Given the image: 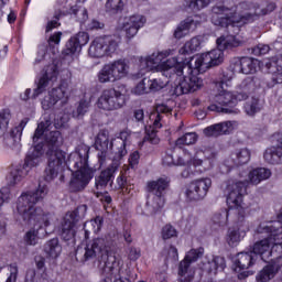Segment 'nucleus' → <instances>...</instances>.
I'll list each match as a JSON object with an SVG mask.
<instances>
[{"label": "nucleus", "instance_id": "nucleus-1", "mask_svg": "<svg viewBox=\"0 0 282 282\" xmlns=\"http://www.w3.org/2000/svg\"><path fill=\"white\" fill-rule=\"evenodd\" d=\"M275 9L274 2L261 8L257 2L237 3V0H224L221 4L212 8V23L218 28H236L237 33L241 31L242 25L253 23L259 17H265Z\"/></svg>", "mask_w": 282, "mask_h": 282}, {"label": "nucleus", "instance_id": "nucleus-2", "mask_svg": "<svg viewBox=\"0 0 282 282\" xmlns=\"http://www.w3.org/2000/svg\"><path fill=\"white\" fill-rule=\"evenodd\" d=\"M275 9L274 2L261 8L257 2L237 3V0H224L221 4L212 8V23L218 28H236L237 33L241 31L242 25L253 23L259 17H265Z\"/></svg>", "mask_w": 282, "mask_h": 282}, {"label": "nucleus", "instance_id": "nucleus-3", "mask_svg": "<svg viewBox=\"0 0 282 282\" xmlns=\"http://www.w3.org/2000/svg\"><path fill=\"white\" fill-rule=\"evenodd\" d=\"M202 45V41L199 37H193L187 41L183 47L178 51L177 57H171L175 54L174 50L167 48L165 51L154 52L151 55L140 58V68L141 70L138 73L137 78H142L147 74V72H171V69H176L177 76H182L184 74V69L187 72H192L193 61L195 57H192V54H195L197 50H199Z\"/></svg>", "mask_w": 282, "mask_h": 282}, {"label": "nucleus", "instance_id": "nucleus-4", "mask_svg": "<svg viewBox=\"0 0 282 282\" xmlns=\"http://www.w3.org/2000/svg\"><path fill=\"white\" fill-rule=\"evenodd\" d=\"M48 193L47 185H39L36 191L23 192L15 203V212L22 221L28 226H34L35 228H47L54 215L52 213L43 210L41 207H36L39 202H43Z\"/></svg>", "mask_w": 282, "mask_h": 282}, {"label": "nucleus", "instance_id": "nucleus-5", "mask_svg": "<svg viewBox=\"0 0 282 282\" xmlns=\"http://www.w3.org/2000/svg\"><path fill=\"white\" fill-rule=\"evenodd\" d=\"M272 172L265 167H258L248 173V178L245 181L227 182V205L230 210H238L240 217H245L246 208H243V195L249 184H261L264 180H270Z\"/></svg>", "mask_w": 282, "mask_h": 282}, {"label": "nucleus", "instance_id": "nucleus-6", "mask_svg": "<svg viewBox=\"0 0 282 282\" xmlns=\"http://www.w3.org/2000/svg\"><path fill=\"white\" fill-rule=\"evenodd\" d=\"M45 129H47V123L42 121L37 124L33 135L34 145L28 151L24 164L17 165L9 175V184L11 186L19 184L24 177H28L32 169H36L43 162V155L45 154V150H43V134Z\"/></svg>", "mask_w": 282, "mask_h": 282}, {"label": "nucleus", "instance_id": "nucleus-7", "mask_svg": "<svg viewBox=\"0 0 282 282\" xmlns=\"http://www.w3.org/2000/svg\"><path fill=\"white\" fill-rule=\"evenodd\" d=\"M227 28V26H225ZM229 35H223L216 40L218 48L195 56L194 69H208L224 63V50H232V47H241L246 43V39L239 36L237 28L228 26ZM237 32V33H236Z\"/></svg>", "mask_w": 282, "mask_h": 282}, {"label": "nucleus", "instance_id": "nucleus-8", "mask_svg": "<svg viewBox=\"0 0 282 282\" xmlns=\"http://www.w3.org/2000/svg\"><path fill=\"white\" fill-rule=\"evenodd\" d=\"M68 165L75 170L72 174L69 186L73 191H83L91 180L95 170L89 166V145L79 144L76 151L70 153Z\"/></svg>", "mask_w": 282, "mask_h": 282}, {"label": "nucleus", "instance_id": "nucleus-9", "mask_svg": "<svg viewBox=\"0 0 282 282\" xmlns=\"http://www.w3.org/2000/svg\"><path fill=\"white\" fill-rule=\"evenodd\" d=\"M131 138L129 131H121L115 139L109 141V130H100L95 138V149L98 152L99 164H105L109 156V151L115 154L116 160H121L127 155V141Z\"/></svg>", "mask_w": 282, "mask_h": 282}, {"label": "nucleus", "instance_id": "nucleus-10", "mask_svg": "<svg viewBox=\"0 0 282 282\" xmlns=\"http://www.w3.org/2000/svg\"><path fill=\"white\" fill-rule=\"evenodd\" d=\"M259 235H269V237L256 240L253 248H282V212L278 215V220H262L256 228L254 238L259 239Z\"/></svg>", "mask_w": 282, "mask_h": 282}, {"label": "nucleus", "instance_id": "nucleus-11", "mask_svg": "<svg viewBox=\"0 0 282 282\" xmlns=\"http://www.w3.org/2000/svg\"><path fill=\"white\" fill-rule=\"evenodd\" d=\"M171 180L166 176L148 182V196L144 209L145 215H155L164 208V204H166V188H169Z\"/></svg>", "mask_w": 282, "mask_h": 282}, {"label": "nucleus", "instance_id": "nucleus-12", "mask_svg": "<svg viewBox=\"0 0 282 282\" xmlns=\"http://www.w3.org/2000/svg\"><path fill=\"white\" fill-rule=\"evenodd\" d=\"M127 102V86L119 85L101 91L97 99V107L102 111H116L122 109Z\"/></svg>", "mask_w": 282, "mask_h": 282}, {"label": "nucleus", "instance_id": "nucleus-13", "mask_svg": "<svg viewBox=\"0 0 282 282\" xmlns=\"http://www.w3.org/2000/svg\"><path fill=\"white\" fill-rule=\"evenodd\" d=\"M218 85L221 90L215 95L213 104L208 107L209 111H217V113H239V109L235 108L237 107V102H239L237 95L224 89V85L230 87V80L220 82Z\"/></svg>", "mask_w": 282, "mask_h": 282}, {"label": "nucleus", "instance_id": "nucleus-14", "mask_svg": "<svg viewBox=\"0 0 282 282\" xmlns=\"http://www.w3.org/2000/svg\"><path fill=\"white\" fill-rule=\"evenodd\" d=\"M47 165L44 170L45 182H54L58 175L59 180H64L63 173L67 164L65 152L58 148H51L46 152Z\"/></svg>", "mask_w": 282, "mask_h": 282}, {"label": "nucleus", "instance_id": "nucleus-15", "mask_svg": "<svg viewBox=\"0 0 282 282\" xmlns=\"http://www.w3.org/2000/svg\"><path fill=\"white\" fill-rule=\"evenodd\" d=\"M163 76L165 78H173V76L182 77L183 79H180L178 85L175 87L174 91L176 96H182L184 94H192L193 91H197V89H202L204 86V80L199 78V76L193 74L192 72H188V69H183L182 75H177V69H171L167 70L165 74L162 72Z\"/></svg>", "mask_w": 282, "mask_h": 282}, {"label": "nucleus", "instance_id": "nucleus-16", "mask_svg": "<svg viewBox=\"0 0 282 282\" xmlns=\"http://www.w3.org/2000/svg\"><path fill=\"white\" fill-rule=\"evenodd\" d=\"M129 76V62L124 58L112 61L102 66L98 72L97 78L99 83H116Z\"/></svg>", "mask_w": 282, "mask_h": 282}, {"label": "nucleus", "instance_id": "nucleus-17", "mask_svg": "<svg viewBox=\"0 0 282 282\" xmlns=\"http://www.w3.org/2000/svg\"><path fill=\"white\" fill-rule=\"evenodd\" d=\"M120 42L116 36L102 35L97 36L90 43L88 54L91 58H105V56H111L118 52Z\"/></svg>", "mask_w": 282, "mask_h": 282}, {"label": "nucleus", "instance_id": "nucleus-18", "mask_svg": "<svg viewBox=\"0 0 282 282\" xmlns=\"http://www.w3.org/2000/svg\"><path fill=\"white\" fill-rule=\"evenodd\" d=\"M87 215V205H80L75 212L66 214L62 223V239L68 241L67 246L76 245V224Z\"/></svg>", "mask_w": 282, "mask_h": 282}, {"label": "nucleus", "instance_id": "nucleus-19", "mask_svg": "<svg viewBox=\"0 0 282 282\" xmlns=\"http://www.w3.org/2000/svg\"><path fill=\"white\" fill-rule=\"evenodd\" d=\"M162 162L164 166H194V169H197V173L208 171V167H206V161H203L197 156L191 158L188 152H185L183 156H178L176 161L173 158V154L166 153L163 156Z\"/></svg>", "mask_w": 282, "mask_h": 282}, {"label": "nucleus", "instance_id": "nucleus-20", "mask_svg": "<svg viewBox=\"0 0 282 282\" xmlns=\"http://www.w3.org/2000/svg\"><path fill=\"white\" fill-rule=\"evenodd\" d=\"M72 94V86L68 82H62L59 87L53 88L48 96L45 97L42 100V109L44 111H47L48 109H52L56 102H61L62 105H65L67 100H69V96Z\"/></svg>", "mask_w": 282, "mask_h": 282}, {"label": "nucleus", "instance_id": "nucleus-21", "mask_svg": "<svg viewBox=\"0 0 282 282\" xmlns=\"http://www.w3.org/2000/svg\"><path fill=\"white\" fill-rule=\"evenodd\" d=\"M213 181L209 177L197 178L191 182L185 189V197L188 202H199L208 195Z\"/></svg>", "mask_w": 282, "mask_h": 282}, {"label": "nucleus", "instance_id": "nucleus-22", "mask_svg": "<svg viewBox=\"0 0 282 282\" xmlns=\"http://www.w3.org/2000/svg\"><path fill=\"white\" fill-rule=\"evenodd\" d=\"M158 113L151 115L150 118H154L153 124L145 127V137L143 138V142H150V144H160V137H158V129H162V116L160 113H171L172 109L164 105L156 106Z\"/></svg>", "mask_w": 282, "mask_h": 282}, {"label": "nucleus", "instance_id": "nucleus-23", "mask_svg": "<svg viewBox=\"0 0 282 282\" xmlns=\"http://www.w3.org/2000/svg\"><path fill=\"white\" fill-rule=\"evenodd\" d=\"M147 24V17L142 14H132L126 17L121 23L120 30L124 33L126 39L131 40L140 32L141 28Z\"/></svg>", "mask_w": 282, "mask_h": 282}, {"label": "nucleus", "instance_id": "nucleus-24", "mask_svg": "<svg viewBox=\"0 0 282 282\" xmlns=\"http://www.w3.org/2000/svg\"><path fill=\"white\" fill-rule=\"evenodd\" d=\"M272 147L264 152V160L268 164H281L282 162V132L275 133L271 138Z\"/></svg>", "mask_w": 282, "mask_h": 282}, {"label": "nucleus", "instance_id": "nucleus-25", "mask_svg": "<svg viewBox=\"0 0 282 282\" xmlns=\"http://www.w3.org/2000/svg\"><path fill=\"white\" fill-rule=\"evenodd\" d=\"M89 43V34L87 32H79L72 36L65 45L63 51L64 56H74L77 52H80L84 45Z\"/></svg>", "mask_w": 282, "mask_h": 282}, {"label": "nucleus", "instance_id": "nucleus-26", "mask_svg": "<svg viewBox=\"0 0 282 282\" xmlns=\"http://www.w3.org/2000/svg\"><path fill=\"white\" fill-rule=\"evenodd\" d=\"M234 70L239 74H257L259 62L252 57H241L234 59Z\"/></svg>", "mask_w": 282, "mask_h": 282}, {"label": "nucleus", "instance_id": "nucleus-27", "mask_svg": "<svg viewBox=\"0 0 282 282\" xmlns=\"http://www.w3.org/2000/svg\"><path fill=\"white\" fill-rule=\"evenodd\" d=\"M202 23V18L199 15H194L193 18H187L174 31L175 39H184L191 30H195Z\"/></svg>", "mask_w": 282, "mask_h": 282}, {"label": "nucleus", "instance_id": "nucleus-28", "mask_svg": "<svg viewBox=\"0 0 282 282\" xmlns=\"http://www.w3.org/2000/svg\"><path fill=\"white\" fill-rule=\"evenodd\" d=\"M232 131V121H225L209 126L204 129V134L207 138H217L219 135H226Z\"/></svg>", "mask_w": 282, "mask_h": 282}, {"label": "nucleus", "instance_id": "nucleus-29", "mask_svg": "<svg viewBox=\"0 0 282 282\" xmlns=\"http://www.w3.org/2000/svg\"><path fill=\"white\" fill-rule=\"evenodd\" d=\"M252 91H254V80L251 77H247L236 87V97L238 98V102L248 100Z\"/></svg>", "mask_w": 282, "mask_h": 282}, {"label": "nucleus", "instance_id": "nucleus-30", "mask_svg": "<svg viewBox=\"0 0 282 282\" xmlns=\"http://www.w3.org/2000/svg\"><path fill=\"white\" fill-rule=\"evenodd\" d=\"M21 135H23L21 127L14 128L10 134L4 135V144L15 153H19L21 151Z\"/></svg>", "mask_w": 282, "mask_h": 282}, {"label": "nucleus", "instance_id": "nucleus-31", "mask_svg": "<svg viewBox=\"0 0 282 282\" xmlns=\"http://www.w3.org/2000/svg\"><path fill=\"white\" fill-rule=\"evenodd\" d=\"M118 166V162H112L106 170H104L96 178V187L105 188V186H107V184L113 180V175H116Z\"/></svg>", "mask_w": 282, "mask_h": 282}, {"label": "nucleus", "instance_id": "nucleus-32", "mask_svg": "<svg viewBox=\"0 0 282 282\" xmlns=\"http://www.w3.org/2000/svg\"><path fill=\"white\" fill-rule=\"evenodd\" d=\"M52 74L50 75V72H46L43 77L40 78L37 83V87L34 89L32 98H39L45 89H47V85H50V80L53 78H56L58 76V72L56 70V66H52Z\"/></svg>", "mask_w": 282, "mask_h": 282}, {"label": "nucleus", "instance_id": "nucleus-33", "mask_svg": "<svg viewBox=\"0 0 282 282\" xmlns=\"http://www.w3.org/2000/svg\"><path fill=\"white\" fill-rule=\"evenodd\" d=\"M61 2L65 3V0H59L57 6H55L54 20L47 22L45 32H52V30H56V28L61 25V23H58V21H61V17H67V8L61 4Z\"/></svg>", "mask_w": 282, "mask_h": 282}, {"label": "nucleus", "instance_id": "nucleus-34", "mask_svg": "<svg viewBox=\"0 0 282 282\" xmlns=\"http://www.w3.org/2000/svg\"><path fill=\"white\" fill-rule=\"evenodd\" d=\"M259 254L254 252V249L249 252L238 253L237 265L240 270H248L252 268V264L257 262Z\"/></svg>", "mask_w": 282, "mask_h": 282}, {"label": "nucleus", "instance_id": "nucleus-35", "mask_svg": "<svg viewBox=\"0 0 282 282\" xmlns=\"http://www.w3.org/2000/svg\"><path fill=\"white\" fill-rule=\"evenodd\" d=\"M228 210L223 209L219 213H216L212 217V223H210V230L212 232H219L221 228L228 226Z\"/></svg>", "mask_w": 282, "mask_h": 282}, {"label": "nucleus", "instance_id": "nucleus-36", "mask_svg": "<svg viewBox=\"0 0 282 282\" xmlns=\"http://www.w3.org/2000/svg\"><path fill=\"white\" fill-rule=\"evenodd\" d=\"M279 264H267L256 276L257 282H269L279 274Z\"/></svg>", "mask_w": 282, "mask_h": 282}, {"label": "nucleus", "instance_id": "nucleus-37", "mask_svg": "<svg viewBox=\"0 0 282 282\" xmlns=\"http://www.w3.org/2000/svg\"><path fill=\"white\" fill-rule=\"evenodd\" d=\"M104 221H105V219L101 216H97L94 219H91L90 221H87L84 224L85 241H87L89 239V235H90L89 227L93 228V232H100Z\"/></svg>", "mask_w": 282, "mask_h": 282}, {"label": "nucleus", "instance_id": "nucleus-38", "mask_svg": "<svg viewBox=\"0 0 282 282\" xmlns=\"http://www.w3.org/2000/svg\"><path fill=\"white\" fill-rule=\"evenodd\" d=\"M104 274H106L107 279H115V282H131L127 279H120V267H116V263H106L104 267Z\"/></svg>", "mask_w": 282, "mask_h": 282}, {"label": "nucleus", "instance_id": "nucleus-39", "mask_svg": "<svg viewBox=\"0 0 282 282\" xmlns=\"http://www.w3.org/2000/svg\"><path fill=\"white\" fill-rule=\"evenodd\" d=\"M246 237V229H235V228H229L228 229V236H227V243L231 247H237L239 246V242L241 239Z\"/></svg>", "mask_w": 282, "mask_h": 282}, {"label": "nucleus", "instance_id": "nucleus-40", "mask_svg": "<svg viewBox=\"0 0 282 282\" xmlns=\"http://www.w3.org/2000/svg\"><path fill=\"white\" fill-rule=\"evenodd\" d=\"M231 158L236 164H248L250 162L251 152L248 148L235 150Z\"/></svg>", "mask_w": 282, "mask_h": 282}, {"label": "nucleus", "instance_id": "nucleus-41", "mask_svg": "<svg viewBox=\"0 0 282 282\" xmlns=\"http://www.w3.org/2000/svg\"><path fill=\"white\" fill-rule=\"evenodd\" d=\"M262 109L263 104H261V100H259V98H252L245 104V112L251 118H253V116H257V113H259Z\"/></svg>", "mask_w": 282, "mask_h": 282}, {"label": "nucleus", "instance_id": "nucleus-42", "mask_svg": "<svg viewBox=\"0 0 282 282\" xmlns=\"http://www.w3.org/2000/svg\"><path fill=\"white\" fill-rule=\"evenodd\" d=\"M67 14H73L75 19L79 21V23H85V21L89 19V15L87 14V9L77 4L70 7V9L67 10Z\"/></svg>", "mask_w": 282, "mask_h": 282}, {"label": "nucleus", "instance_id": "nucleus-43", "mask_svg": "<svg viewBox=\"0 0 282 282\" xmlns=\"http://www.w3.org/2000/svg\"><path fill=\"white\" fill-rule=\"evenodd\" d=\"M169 85V80L162 78L148 79V88L150 94H155L156 91H162L164 87Z\"/></svg>", "mask_w": 282, "mask_h": 282}, {"label": "nucleus", "instance_id": "nucleus-44", "mask_svg": "<svg viewBox=\"0 0 282 282\" xmlns=\"http://www.w3.org/2000/svg\"><path fill=\"white\" fill-rule=\"evenodd\" d=\"M207 270L209 273L217 274L218 270H224L226 268V259L221 257H215L212 261L207 263Z\"/></svg>", "mask_w": 282, "mask_h": 282}, {"label": "nucleus", "instance_id": "nucleus-45", "mask_svg": "<svg viewBox=\"0 0 282 282\" xmlns=\"http://www.w3.org/2000/svg\"><path fill=\"white\" fill-rule=\"evenodd\" d=\"M197 142V133L195 132H187L178 138L175 142L176 147H191V144H195Z\"/></svg>", "mask_w": 282, "mask_h": 282}, {"label": "nucleus", "instance_id": "nucleus-46", "mask_svg": "<svg viewBox=\"0 0 282 282\" xmlns=\"http://www.w3.org/2000/svg\"><path fill=\"white\" fill-rule=\"evenodd\" d=\"M11 119L12 113L10 110L4 109L0 111V138L6 134V131H8V124H10Z\"/></svg>", "mask_w": 282, "mask_h": 282}, {"label": "nucleus", "instance_id": "nucleus-47", "mask_svg": "<svg viewBox=\"0 0 282 282\" xmlns=\"http://www.w3.org/2000/svg\"><path fill=\"white\" fill-rule=\"evenodd\" d=\"M105 7L110 14H118V12L124 10V2L122 0H107Z\"/></svg>", "mask_w": 282, "mask_h": 282}, {"label": "nucleus", "instance_id": "nucleus-48", "mask_svg": "<svg viewBox=\"0 0 282 282\" xmlns=\"http://www.w3.org/2000/svg\"><path fill=\"white\" fill-rule=\"evenodd\" d=\"M91 107V98L82 99L78 104L77 110L73 112V118H80V116H85L89 108Z\"/></svg>", "mask_w": 282, "mask_h": 282}, {"label": "nucleus", "instance_id": "nucleus-49", "mask_svg": "<svg viewBox=\"0 0 282 282\" xmlns=\"http://www.w3.org/2000/svg\"><path fill=\"white\" fill-rule=\"evenodd\" d=\"M46 142L51 144V147H59V144H63V135H61V131H51L46 135Z\"/></svg>", "mask_w": 282, "mask_h": 282}, {"label": "nucleus", "instance_id": "nucleus-50", "mask_svg": "<svg viewBox=\"0 0 282 282\" xmlns=\"http://www.w3.org/2000/svg\"><path fill=\"white\" fill-rule=\"evenodd\" d=\"M132 94L135 96H144V94H150L148 79L143 78L141 82H139L132 89Z\"/></svg>", "mask_w": 282, "mask_h": 282}, {"label": "nucleus", "instance_id": "nucleus-51", "mask_svg": "<svg viewBox=\"0 0 282 282\" xmlns=\"http://www.w3.org/2000/svg\"><path fill=\"white\" fill-rule=\"evenodd\" d=\"M185 2L192 10H204L210 6V0H185Z\"/></svg>", "mask_w": 282, "mask_h": 282}, {"label": "nucleus", "instance_id": "nucleus-52", "mask_svg": "<svg viewBox=\"0 0 282 282\" xmlns=\"http://www.w3.org/2000/svg\"><path fill=\"white\" fill-rule=\"evenodd\" d=\"M24 241L26 246H36L39 243V229H30L24 236Z\"/></svg>", "mask_w": 282, "mask_h": 282}, {"label": "nucleus", "instance_id": "nucleus-53", "mask_svg": "<svg viewBox=\"0 0 282 282\" xmlns=\"http://www.w3.org/2000/svg\"><path fill=\"white\" fill-rule=\"evenodd\" d=\"M161 237L164 240L173 239L174 237H177V229H175V227H173V225L167 224V225L163 226V228L161 230Z\"/></svg>", "mask_w": 282, "mask_h": 282}, {"label": "nucleus", "instance_id": "nucleus-54", "mask_svg": "<svg viewBox=\"0 0 282 282\" xmlns=\"http://www.w3.org/2000/svg\"><path fill=\"white\" fill-rule=\"evenodd\" d=\"M75 254L76 257H80V254H84L80 261L85 262V261H89V259H94V257H96V251L94 250V248H84V249H77Z\"/></svg>", "mask_w": 282, "mask_h": 282}, {"label": "nucleus", "instance_id": "nucleus-55", "mask_svg": "<svg viewBox=\"0 0 282 282\" xmlns=\"http://www.w3.org/2000/svg\"><path fill=\"white\" fill-rule=\"evenodd\" d=\"M11 220L3 213H0V241L8 235V226H10Z\"/></svg>", "mask_w": 282, "mask_h": 282}, {"label": "nucleus", "instance_id": "nucleus-56", "mask_svg": "<svg viewBox=\"0 0 282 282\" xmlns=\"http://www.w3.org/2000/svg\"><path fill=\"white\" fill-rule=\"evenodd\" d=\"M12 199V193L10 192L9 187H2L0 189V210L3 208L4 204H10Z\"/></svg>", "mask_w": 282, "mask_h": 282}, {"label": "nucleus", "instance_id": "nucleus-57", "mask_svg": "<svg viewBox=\"0 0 282 282\" xmlns=\"http://www.w3.org/2000/svg\"><path fill=\"white\" fill-rule=\"evenodd\" d=\"M253 252L258 254V259L262 261H268L272 257V248H253Z\"/></svg>", "mask_w": 282, "mask_h": 282}, {"label": "nucleus", "instance_id": "nucleus-58", "mask_svg": "<svg viewBox=\"0 0 282 282\" xmlns=\"http://www.w3.org/2000/svg\"><path fill=\"white\" fill-rule=\"evenodd\" d=\"M276 70L273 72V80L274 83L281 84L282 83V59H278L276 63H274Z\"/></svg>", "mask_w": 282, "mask_h": 282}, {"label": "nucleus", "instance_id": "nucleus-59", "mask_svg": "<svg viewBox=\"0 0 282 282\" xmlns=\"http://www.w3.org/2000/svg\"><path fill=\"white\" fill-rule=\"evenodd\" d=\"M182 224L187 230H191L197 226V217L188 215L187 217L183 218Z\"/></svg>", "mask_w": 282, "mask_h": 282}, {"label": "nucleus", "instance_id": "nucleus-60", "mask_svg": "<svg viewBox=\"0 0 282 282\" xmlns=\"http://www.w3.org/2000/svg\"><path fill=\"white\" fill-rule=\"evenodd\" d=\"M63 36V32H55L53 35L48 37V45L50 47H54V45H61V39Z\"/></svg>", "mask_w": 282, "mask_h": 282}, {"label": "nucleus", "instance_id": "nucleus-61", "mask_svg": "<svg viewBox=\"0 0 282 282\" xmlns=\"http://www.w3.org/2000/svg\"><path fill=\"white\" fill-rule=\"evenodd\" d=\"M268 52H270V46L265 44H258L253 47V54L256 56H263L264 54H268Z\"/></svg>", "mask_w": 282, "mask_h": 282}, {"label": "nucleus", "instance_id": "nucleus-62", "mask_svg": "<svg viewBox=\"0 0 282 282\" xmlns=\"http://www.w3.org/2000/svg\"><path fill=\"white\" fill-rule=\"evenodd\" d=\"M138 164H140V152L134 151L129 156V165L132 169H135V166H138Z\"/></svg>", "mask_w": 282, "mask_h": 282}, {"label": "nucleus", "instance_id": "nucleus-63", "mask_svg": "<svg viewBox=\"0 0 282 282\" xmlns=\"http://www.w3.org/2000/svg\"><path fill=\"white\" fill-rule=\"evenodd\" d=\"M127 252L130 261H137V259H140V249L130 248Z\"/></svg>", "mask_w": 282, "mask_h": 282}, {"label": "nucleus", "instance_id": "nucleus-64", "mask_svg": "<svg viewBox=\"0 0 282 282\" xmlns=\"http://www.w3.org/2000/svg\"><path fill=\"white\" fill-rule=\"evenodd\" d=\"M19 274V268L17 265L11 267V274L6 282H17V276Z\"/></svg>", "mask_w": 282, "mask_h": 282}]
</instances>
